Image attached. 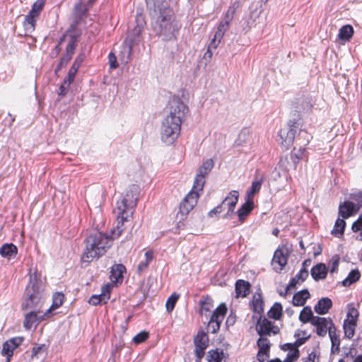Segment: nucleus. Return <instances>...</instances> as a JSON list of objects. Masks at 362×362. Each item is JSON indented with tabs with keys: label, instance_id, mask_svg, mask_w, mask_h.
<instances>
[{
	"label": "nucleus",
	"instance_id": "nucleus-1",
	"mask_svg": "<svg viewBox=\"0 0 362 362\" xmlns=\"http://www.w3.org/2000/svg\"><path fill=\"white\" fill-rule=\"evenodd\" d=\"M113 238L99 231H93L85 240L86 247L81 255V260L90 263L94 259L104 255L112 246Z\"/></svg>",
	"mask_w": 362,
	"mask_h": 362
},
{
	"label": "nucleus",
	"instance_id": "nucleus-2",
	"mask_svg": "<svg viewBox=\"0 0 362 362\" xmlns=\"http://www.w3.org/2000/svg\"><path fill=\"white\" fill-rule=\"evenodd\" d=\"M45 300L44 286L42 281L36 276L30 277V282L24 292V302L22 303V310L24 311L32 310L41 312V308Z\"/></svg>",
	"mask_w": 362,
	"mask_h": 362
},
{
	"label": "nucleus",
	"instance_id": "nucleus-3",
	"mask_svg": "<svg viewBox=\"0 0 362 362\" xmlns=\"http://www.w3.org/2000/svg\"><path fill=\"white\" fill-rule=\"evenodd\" d=\"M151 18L153 30L156 35L165 41L176 38L180 26L174 18L173 10Z\"/></svg>",
	"mask_w": 362,
	"mask_h": 362
},
{
	"label": "nucleus",
	"instance_id": "nucleus-4",
	"mask_svg": "<svg viewBox=\"0 0 362 362\" xmlns=\"http://www.w3.org/2000/svg\"><path fill=\"white\" fill-rule=\"evenodd\" d=\"M303 123V120L299 111L295 110L291 113L287 122V127L280 129L278 134V141L281 142L282 146L286 149H288L293 144L298 132H299V135L305 134L308 137L307 141L308 142L310 136L306 132L300 129Z\"/></svg>",
	"mask_w": 362,
	"mask_h": 362
},
{
	"label": "nucleus",
	"instance_id": "nucleus-5",
	"mask_svg": "<svg viewBox=\"0 0 362 362\" xmlns=\"http://www.w3.org/2000/svg\"><path fill=\"white\" fill-rule=\"evenodd\" d=\"M140 188L136 185H131L126 190L120 201L117 202V207L114 209L115 214H122L127 213L132 215L136 206Z\"/></svg>",
	"mask_w": 362,
	"mask_h": 362
},
{
	"label": "nucleus",
	"instance_id": "nucleus-6",
	"mask_svg": "<svg viewBox=\"0 0 362 362\" xmlns=\"http://www.w3.org/2000/svg\"><path fill=\"white\" fill-rule=\"evenodd\" d=\"M181 124L165 117L160 127V137L163 142L172 144L180 134Z\"/></svg>",
	"mask_w": 362,
	"mask_h": 362
},
{
	"label": "nucleus",
	"instance_id": "nucleus-7",
	"mask_svg": "<svg viewBox=\"0 0 362 362\" xmlns=\"http://www.w3.org/2000/svg\"><path fill=\"white\" fill-rule=\"evenodd\" d=\"M307 160L308 155L305 149L303 147H300L298 149L294 147L289 154L281 158L279 165L282 170L290 171L291 170H296L298 163L300 160Z\"/></svg>",
	"mask_w": 362,
	"mask_h": 362
},
{
	"label": "nucleus",
	"instance_id": "nucleus-8",
	"mask_svg": "<svg viewBox=\"0 0 362 362\" xmlns=\"http://www.w3.org/2000/svg\"><path fill=\"white\" fill-rule=\"evenodd\" d=\"M189 108L179 98H173L169 104V114L167 117L180 124L186 119Z\"/></svg>",
	"mask_w": 362,
	"mask_h": 362
},
{
	"label": "nucleus",
	"instance_id": "nucleus-9",
	"mask_svg": "<svg viewBox=\"0 0 362 362\" xmlns=\"http://www.w3.org/2000/svg\"><path fill=\"white\" fill-rule=\"evenodd\" d=\"M227 307L225 303L219 305L213 312L208 323V329L212 334L216 333L219 329L221 324L227 313Z\"/></svg>",
	"mask_w": 362,
	"mask_h": 362
},
{
	"label": "nucleus",
	"instance_id": "nucleus-10",
	"mask_svg": "<svg viewBox=\"0 0 362 362\" xmlns=\"http://www.w3.org/2000/svg\"><path fill=\"white\" fill-rule=\"evenodd\" d=\"M214 165L212 159H207L203 162L202 165L199 168L197 176L194 182V189L202 192L205 184V175H208Z\"/></svg>",
	"mask_w": 362,
	"mask_h": 362
},
{
	"label": "nucleus",
	"instance_id": "nucleus-11",
	"mask_svg": "<svg viewBox=\"0 0 362 362\" xmlns=\"http://www.w3.org/2000/svg\"><path fill=\"white\" fill-rule=\"evenodd\" d=\"M147 10L151 18L158 17L164 12L172 11L166 0H145Z\"/></svg>",
	"mask_w": 362,
	"mask_h": 362
},
{
	"label": "nucleus",
	"instance_id": "nucleus-12",
	"mask_svg": "<svg viewBox=\"0 0 362 362\" xmlns=\"http://www.w3.org/2000/svg\"><path fill=\"white\" fill-rule=\"evenodd\" d=\"M199 192L201 191L194 189V187H192V190L180 204L179 214L182 216H185L196 206L199 196Z\"/></svg>",
	"mask_w": 362,
	"mask_h": 362
},
{
	"label": "nucleus",
	"instance_id": "nucleus-13",
	"mask_svg": "<svg viewBox=\"0 0 362 362\" xmlns=\"http://www.w3.org/2000/svg\"><path fill=\"white\" fill-rule=\"evenodd\" d=\"M143 30L144 28H142L135 26L132 30L129 31L128 35L123 45L124 53H127V59H130L133 46L139 42V36Z\"/></svg>",
	"mask_w": 362,
	"mask_h": 362
},
{
	"label": "nucleus",
	"instance_id": "nucleus-14",
	"mask_svg": "<svg viewBox=\"0 0 362 362\" xmlns=\"http://www.w3.org/2000/svg\"><path fill=\"white\" fill-rule=\"evenodd\" d=\"M331 322H333L331 318H326L322 317H315L313 318L312 325L316 327V333L319 337H324L326 336L328 331V327Z\"/></svg>",
	"mask_w": 362,
	"mask_h": 362
},
{
	"label": "nucleus",
	"instance_id": "nucleus-15",
	"mask_svg": "<svg viewBox=\"0 0 362 362\" xmlns=\"http://www.w3.org/2000/svg\"><path fill=\"white\" fill-rule=\"evenodd\" d=\"M359 207L356 204L350 201H344L339 205V216L343 218H348L354 214L358 213Z\"/></svg>",
	"mask_w": 362,
	"mask_h": 362
},
{
	"label": "nucleus",
	"instance_id": "nucleus-16",
	"mask_svg": "<svg viewBox=\"0 0 362 362\" xmlns=\"http://www.w3.org/2000/svg\"><path fill=\"white\" fill-rule=\"evenodd\" d=\"M230 197H226L221 203L223 207L226 206H228V211L226 214L224 216V218H226L235 214L234 210L238 201L239 192L236 190H233L230 192Z\"/></svg>",
	"mask_w": 362,
	"mask_h": 362
},
{
	"label": "nucleus",
	"instance_id": "nucleus-17",
	"mask_svg": "<svg viewBox=\"0 0 362 362\" xmlns=\"http://www.w3.org/2000/svg\"><path fill=\"white\" fill-rule=\"evenodd\" d=\"M273 325V322L269 320L267 318H262L260 316L257 320L256 325L257 334L260 337L269 336L271 334V331H272Z\"/></svg>",
	"mask_w": 362,
	"mask_h": 362
},
{
	"label": "nucleus",
	"instance_id": "nucleus-18",
	"mask_svg": "<svg viewBox=\"0 0 362 362\" xmlns=\"http://www.w3.org/2000/svg\"><path fill=\"white\" fill-rule=\"evenodd\" d=\"M29 312L25 314L23 321V327L26 329H30L32 326L37 323L38 324L45 319V315H39L40 311L28 310Z\"/></svg>",
	"mask_w": 362,
	"mask_h": 362
},
{
	"label": "nucleus",
	"instance_id": "nucleus-19",
	"mask_svg": "<svg viewBox=\"0 0 362 362\" xmlns=\"http://www.w3.org/2000/svg\"><path fill=\"white\" fill-rule=\"evenodd\" d=\"M328 332L332 343L331 352L338 354L339 352L340 339L337 334V327L333 322H331L329 326Z\"/></svg>",
	"mask_w": 362,
	"mask_h": 362
},
{
	"label": "nucleus",
	"instance_id": "nucleus-20",
	"mask_svg": "<svg viewBox=\"0 0 362 362\" xmlns=\"http://www.w3.org/2000/svg\"><path fill=\"white\" fill-rule=\"evenodd\" d=\"M327 272L328 269L324 263H317L310 270L311 276L315 281L325 279Z\"/></svg>",
	"mask_w": 362,
	"mask_h": 362
},
{
	"label": "nucleus",
	"instance_id": "nucleus-21",
	"mask_svg": "<svg viewBox=\"0 0 362 362\" xmlns=\"http://www.w3.org/2000/svg\"><path fill=\"white\" fill-rule=\"evenodd\" d=\"M332 307V301L328 297H324L320 299L314 306V310L318 315H322L327 314Z\"/></svg>",
	"mask_w": 362,
	"mask_h": 362
},
{
	"label": "nucleus",
	"instance_id": "nucleus-22",
	"mask_svg": "<svg viewBox=\"0 0 362 362\" xmlns=\"http://www.w3.org/2000/svg\"><path fill=\"white\" fill-rule=\"evenodd\" d=\"M288 255H285L284 251L281 249H278L275 251L273 259H272V264L275 265L278 264L279 266V268L276 267H274V269L276 272H280L284 266L287 264Z\"/></svg>",
	"mask_w": 362,
	"mask_h": 362
},
{
	"label": "nucleus",
	"instance_id": "nucleus-23",
	"mask_svg": "<svg viewBox=\"0 0 362 362\" xmlns=\"http://www.w3.org/2000/svg\"><path fill=\"white\" fill-rule=\"evenodd\" d=\"M264 180V177L257 173L255 175V180L252 182L251 187L247 191L246 198H250L251 200H253V197L255 194L259 192L260 190Z\"/></svg>",
	"mask_w": 362,
	"mask_h": 362
},
{
	"label": "nucleus",
	"instance_id": "nucleus-24",
	"mask_svg": "<svg viewBox=\"0 0 362 362\" xmlns=\"http://www.w3.org/2000/svg\"><path fill=\"white\" fill-rule=\"evenodd\" d=\"M117 217V225L116 228L112 230V234L115 238H118L122 235L124 227V222L129 221V218L132 217V215H128L127 213H123L122 214H115Z\"/></svg>",
	"mask_w": 362,
	"mask_h": 362
},
{
	"label": "nucleus",
	"instance_id": "nucleus-25",
	"mask_svg": "<svg viewBox=\"0 0 362 362\" xmlns=\"http://www.w3.org/2000/svg\"><path fill=\"white\" fill-rule=\"evenodd\" d=\"M254 208V202L250 198H246L245 202L237 211L239 221L243 222Z\"/></svg>",
	"mask_w": 362,
	"mask_h": 362
},
{
	"label": "nucleus",
	"instance_id": "nucleus-26",
	"mask_svg": "<svg viewBox=\"0 0 362 362\" xmlns=\"http://www.w3.org/2000/svg\"><path fill=\"white\" fill-rule=\"evenodd\" d=\"M126 272L125 267L122 264H115L111 268L110 279L114 283L122 282L123 274Z\"/></svg>",
	"mask_w": 362,
	"mask_h": 362
},
{
	"label": "nucleus",
	"instance_id": "nucleus-27",
	"mask_svg": "<svg viewBox=\"0 0 362 362\" xmlns=\"http://www.w3.org/2000/svg\"><path fill=\"white\" fill-rule=\"evenodd\" d=\"M251 285L248 281L243 279H238L235 284V289L236 293V298L246 297L250 292Z\"/></svg>",
	"mask_w": 362,
	"mask_h": 362
},
{
	"label": "nucleus",
	"instance_id": "nucleus-28",
	"mask_svg": "<svg viewBox=\"0 0 362 362\" xmlns=\"http://www.w3.org/2000/svg\"><path fill=\"white\" fill-rule=\"evenodd\" d=\"M18 254V247L13 243H5L0 247L1 257L11 259Z\"/></svg>",
	"mask_w": 362,
	"mask_h": 362
},
{
	"label": "nucleus",
	"instance_id": "nucleus-29",
	"mask_svg": "<svg viewBox=\"0 0 362 362\" xmlns=\"http://www.w3.org/2000/svg\"><path fill=\"white\" fill-rule=\"evenodd\" d=\"M309 273L308 269H301L299 272L293 277L288 284L286 286V290L289 291L291 289L295 288L297 284L300 282H303L308 277Z\"/></svg>",
	"mask_w": 362,
	"mask_h": 362
},
{
	"label": "nucleus",
	"instance_id": "nucleus-30",
	"mask_svg": "<svg viewBox=\"0 0 362 362\" xmlns=\"http://www.w3.org/2000/svg\"><path fill=\"white\" fill-rule=\"evenodd\" d=\"M310 297V294L308 290L306 288L303 289L293 295L292 304L294 306H303Z\"/></svg>",
	"mask_w": 362,
	"mask_h": 362
},
{
	"label": "nucleus",
	"instance_id": "nucleus-31",
	"mask_svg": "<svg viewBox=\"0 0 362 362\" xmlns=\"http://www.w3.org/2000/svg\"><path fill=\"white\" fill-rule=\"evenodd\" d=\"M251 306L255 313L261 315L264 312V300L260 288H259V291L256 292L253 296Z\"/></svg>",
	"mask_w": 362,
	"mask_h": 362
},
{
	"label": "nucleus",
	"instance_id": "nucleus-32",
	"mask_svg": "<svg viewBox=\"0 0 362 362\" xmlns=\"http://www.w3.org/2000/svg\"><path fill=\"white\" fill-rule=\"evenodd\" d=\"M78 35H72L70 37L69 42L66 47L65 52L63 54L62 57H64L68 62H69L75 52L76 48V42L78 41Z\"/></svg>",
	"mask_w": 362,
	"mask_h": 362
},
{
	"label": "nucleus",
	"instance_id": "nucleus-33",
	"mask_svg": "<svg viewBox=\"0 0 362 362\" xmlns=\"http://www.w3.org/2000/svg\"><path fill=\"white\" fill-rule=\"evenodd\" d=\"M78 35H72L70 37L69 42L66 47L65 52L63 54L62 57H64L68 62H69L75 52L76 48V42L78 41Z\"/></svg>",
	"mask_w": 362,
	"mask_h": 362
},
{
	"label": "nucleus",
	"instance_id": "nucleus-34",
	"mask_svg": "<svg viewBox=\"0 0 362 362\" xmlns=\"http://www.w3.org/2000/svg\"><path fill=\"white\" fill-rule=\"evenodd\" d=\"M39 16H35V15L28 13L25 16V20L23 21V26L25 30V35L28 33H32L35 29L36 25V21Z\"/></svg>",
	"mask_w": 362,
	"mask_h": 362
},
{
	"label": "nucleus",
	"instance_id": "nucleus-35",
	"mask_svg": "<svg viewBox=\"0 0 362 362\" xmlns=\"http://www.w3.org/2000/svg\"><path fill=\"white\" fill-rule=\"evenodd\" d=\"M356 322V319H346L344 321L343 328L346 338L351 339L354 336Z\"/></svg>",
	"mask_w": 362,
	"mask_h": 362
},
{
	"label": "nucleus",
	"instance_id": "nucleus-36",
	"mask_svg": "<svg viewBox=\"0 0 362 362\" xmlns=\"http://www.w3.org/2000/svg\"><path fill=\"white\" fill-rule=\"evenodd\" d=\"M354 33V28L351 25H345L339 29L338 37L341 41L349 42L351 39Z\"/></svg>",
	"mask_w": 362,
	"mask_h": 362
},
{
	"label": "nucleus",
	"instance_id": "nucleus-37",
	"mask_svg": "<svg viewBox=\"0 0 362 362\" xmlns=\"http://www.w3.org/2000/svg\"><path fill=\"white\" fill-rule=\"evenodd\" d=\"M194 343L196 348L206 349L209 345V337L204 332H199L194 338Z\"/></svg>",
	"mask_w": 362,
	"mask_h": 362
},
{
	"label": "nucleus",
	"instance_id": "nucleus-38",
	"mask_svg": "<svg viewBox=\"0 0 362 362\" xmlns=\"http://www.w3.org/2000/svg\"><path fill=\"white\" fill-rule=\"evenodd\" d=\"M344 218H338L335 221L334 227L333 230L331 231V234L335 237L341 238L344 235L345 228H346V221L344 220Z\"/></svg>",
	"mask_w": 362,
	"mask_h": 362
},
{
	"label": "nucleus",
	"instance_id": "nucleus-39",
	"mask_svg": "<svg viewBox=\"0 0 362 362\" xmlns=\"http://www.w3.org/2000/svg\"><path fill=\"white\" fill-rule=\"evenodd\" d=\"M315 317L316 316L313 315L311 308L310 306H305L299 315V320L304 324L308 322L312 324L313 318H315Z\"/></svg>",
	"mask_w": 362,
	"mask_h": 362
},
{
	"label": "nucleus",
	"instance_id": "nucleus-40",
	"mask_svg": "<svg viewBox=\"0 0 362 362\" xmlns=\"http://www.w3.org/2000/svg\"><path fill=\"white\" fill-rule=\"evenodd\" d=\"M361 277V273L358 269H352L348 276L341 282L345 287L351 286L352 284L358 281Z\"/></svg>",
	"mask_w": 362,
	"mask_h": 362
},
{
	"label": "nucleus",
	"instance_id": "nucleus-41",
	"mask_svg": "<svg viewBox=\"0 0 362 362\" xmlns=\"http://www.w3.org/2000/svg\"><path fill=\"white\" fill-rule=\"evenodd\" d=\"M259 13L257 10L252 11L250 13L249 17L244 21L242 23L243 30L247 33L250 30L252 26L255 24V18L259 16Z\"/></svg>",
	"mask_w": 362,
	"mask_h": 362
},
{
	"label": "nucleus",
	"instance_id": "nucleus-42",
	"mask_svg": "<svg viewBox=\"0 0 362 362\" xmlns=\"http://www.w3.org/2000/svg\"><path fill=\"white\" fill-rule=\"evenodd\" d=\"M224 357L225 354L223 350L219 351L218 349H216L208 351V362H221Z\"/></svg>",
	"mask_w": 362,
	"mask_h": 362
},
{
	"label": "nucleus",
	"instance_id": "nucleus-43",
	"mask_svg": "<svg viewBox=\"0 0 362 362\" xmlns=\"http://www.w3.org/2000/svg\"><path fill=\"white\" fill-rule=\"evenodd\" d=\"M269 318L278 320L282 315V305L280 303H275L267 313Z\"/></svg>",
	"mask_w": 362,
	"mask_h": 362
},
{
	"label": "nucleus",
	"instance_id": "nucleus-44",
	"mask_svg": "<svg viewBox=\"0 0 362 362\" xmlns=\"http://www.w3.org/2000/svg\"><path fill=\"white\" fill-rule=\"evenodd\" d=\"M257 344L259 349V351L265 352L266 356H269L270 344L268 339L261 337L257 340Z\"/></svg>",
	"mask_w": 362,
	"mask_h": 362
},
{
	"label": "nucleus",
	"instance_id": "nucleus-45",
	"mask_svg": "<svg viewBox=\"0 0 362 362\" xmlns=\"http://www.w3.org/2000/svg\"><path fill=\"white\" fill-rule=\"evenodd\" d=\"M64 300V295L61 292H57L53 295L51 308L55 310L61 307Z\"/></svg>",
	"mask_w": 362,
	"mask_h": 362
},
{
	"label": "nucleus",
	"instance_id": "nucleus-46",
	"mask_svg": "<svg viewBox=\"0 0 362 362\" xmlns=\"http://www.w3.org/2000/svg\"><path fill=\"white\" fill-rule=\"evenodd\" d=\"M14 349H15L8 340L3 344L1 354L2 356L7 357V362L10 361V358L13 356Z\"/></svg>",
	"mask_w": 362,
	"mask_h": 362
},
{
	"label": "nucleus",
	"instance_id": "nucleus-47",
	"mask_svg": "<svg viewBox=\"0 0 362 362\" xmlns=\"http://www.w3.org/2000/svg\"><path fill=\"white\" fill-rule=\"evenodd\" d=\"M179 294H177V293H173L167 300L166 301V303H165V308H166V310L168 312V313H171L175 306V304L179 298Z\"/></svg>",
	"mask_w": 362,
	"mask_h": 362
},
{
	"label": "nucleus",
	"instance_id": "nucleus-48",
	"mask_svg": "<svg viewBox=\"0 0 362 362\" xmlns=\"http://www.w3.org/2000/svg\"><path fill=\"white\" fill-rule=\"evenodd\" d=\"M45 4V0H37L32 6L31 10L29 13L40 16V14L43 9Z\"/></svg>",
	"mask_w": 362,
	"mask_h": 362
},
{
	"label": "nucleus",
	"instance_id": "nucleus-49",
	"mask_svg": "<svg viewBox=\"0 0 362 362\" xmlns=\"http://www.w3.org/2000/svg\"><path fill=\"white\" fill-rule=\"evenodd\" d=\"M229 23L227 22L221 21L218 27V30L215 33V37L218 38V42H220L221 38L224 35V33L227 31L229 28Z\"/></svg>",
	"mask_w": 362,
	"mask_h": 362
},
{
	"label": "nucleus",
	"instance_id": "nucleus-50",
	"mask_svg": "<svg viewBox=\"0 0 362 362\" xmlns=\"http://www.w3.org/2000/svg\"><path fill=\"white\" fill-rule=\"evenodd\" d=\"M201 311L209 312L213 307V300L211 298L206 296L205 299L200 301Z\"/></svg>",
	"mask_w": 362,
	"mask_h": 362
},
{
	"label": "nucleus",
	"instance_id": "nucleus-51",
	"mask_svg": "<svg viewBox=\"0 0 362 362\" xmlns=\"http://www.w3.org/2000/svg\"><path fill=\"white\" fill-rule=\"evenodd\" d=\"M149 337V334L146 331H141L139 333H138L133 338V341L136 344H141L144 341H145Z\"/></svg>",
	"mask_w": 362,
	"mask_h": 362
},
{
	"label": "nucleus",
	"instance_id": "nucleus-52",
	"mask_svg": "<svg viewBox=\"0 0 362 362\" xmlns=\"http://www.w3.org/2000/svg\"><path fill=\"white\" fill-rule=\"evenodd\" d=\"M111 286L110 284H105L102 287L100 296L104 299V303H106L110 298Z\"/></svg>",
	"mask_w": 362,
	"mask_h": 362
},
{
	"label": "nucleus",
	"instance_id": "nucleus-53",
	"mask_svg": "<svg viewBox=\"0 0 362 362\" xmlns=\"http://www.w3.org/2000/svg\"><path fill=\"white\" fill-rule=\"evenodd\" d=\"M300 356V351L295 349L293 352L288 353L283 362H295Z\"/></svg>",
	"mask_w": 362,
	"mask_h": 362
},
{
	"label": "nucleus",
	"instance_id": "nucleus-54",
	"mask_svg": "<svg viewBox=\"0 0 362 362\" xmlns=\"http://www.w3.org/2000/svg\"><path fill=\"white\" fill-rule=\"evenodd\" d=\"M350 199L357 202L356 205L359 207V209L362 207V191L350 194Z\"/></svg>",
	"mask_w": 362,
	"mask_h": 362
},
{
	"label": "nucleus",
	"instance_id": "nucleus-55",
	"mask_svg": "<svg viewBox=\"0 0 362 362\" xmlns=\"http://www.w3.org/2000/svg\"><path fill=\"white\" fill-rule=\"evenodd\" d=\"M85 58H86L85 53L81 52V53L78 54V56L76 57V58L75 59L71 67L78 71L79 67L81 66V64L84 61Z\"/></svg>",
	"mask_w": 362,
	"mask_h": 362
},
{
	"label": "nucleus",
	"instance_id": "nucleus-56",
	"mask_svg": "<svg viewBox=\"0 0 362 362\" xmlns=\"http://www.w3.org/2000/svg\"><path fill=\"white\" fill-rule=\"evenodd\" d=\"M78 71L71 66L68 75L64 79V83H67L68 85H70L74 80L75 76L77 74Z\"/></svg>",
	"mask_w": 362,
	"mask_h": 362
},
{
	"label": "nucleus",
	"instance_id": "nucleus-57",
	"mask_svg": "<svg viewBox=\"0 0 362 362\" xmlns=\"http://www.w3.org/2000/svg\"><path fill=\"white\" fill-rule=\"evenodd\" d=\"M339 263V257L338 255H335L332 257V258L329 261V264L331 265L330 273H334L338 270Z\"/></svg>",
	"mask_w": 362,
	"mask_h": 362
},
{
	"label": "nucleus",
	"instance_id": "nucleus-58",
	"mask_svg": "<svg viewBox=\"0 0 362 362\" xmlns=\"http://www.w3.org/2000/svg\"><path fill=\"white\" fill-rule=\"evenodd\" d=\"M351 230L354 233L359 232L362 230V214L359 216L358 219L353 223Z\"/></svg>",
	"mask_w": 362,
	"mask_h": 362
},
{
	"label": "nucleus",
	"instance_id": "nucleus-59",
	"mask_svg": "<svg viewBox=\"0 0 362 362\" xmlns=\"http://www.w3.org/2000/svg\"><path fill=\"white\" fill-rule=\"evenodd\" d=\"M110 67L112 69H115L118 67L119 64L117 61V57L113 52H110L108 56Z\"/></svg>",
	"mask_w": 362,
	"mask_h": 362
},
{
	"label": "nucleus",
	"instance_id": "nucleus-60",
	"mask_svg": "<svg viewBox=\"0 0 362 362\" xmlns=\"http://www.w3.org/2000/svg\"><path fill=\"white\" fill-rule=\"evenodd\" d=\"M88 303L90 305H98L100 303H104V299H103V298H102L100 294V295H93L90 298V299L88 300Z\"/></svg>",
	"mask_w": 362,
	"mask_h": 362
},
{
	"label": "nucleus",
	"instance_id": "nucleus-61",
	"mask_svg": "<svg viewBox=\"0 0 362 362\" xmlns=\"http://www.w3.org/2000/svg\"><path fill=\"white\" fill-rule=\"evenodd\" d=\"M75 10L79 19H82L83 17H86V9L83 8L80 4L75 6Z\"/></svg>",
	"mask_w": 362,
	"mask_h": 362
},
{
	"label": "nucleus",
	"instance_id": "nucleus-62",
	"mask_svg": "<svg viewBox=\"0 0 362 362\" xmlns=\"http://www.w3.org/2000/svg\"><path fill=\"white\" fill-rule=\"evenodd\" d=\"M310 338V335H308L307 337H303L300 338H298L294 343H293V345L295 349H298L299 346L304 344Z\"/></svg>",
	"mask_w": 362,
	"mask_h": 362
},
{
	"label": "nucleus",
	"instance_id": "nucleus-63",
	"mask_svg": "<svg viewBox=\"0 0 362 362\" xmlns=\"http://www.w3.org/2000/svg\"><path fill=\"white\" fill-rule=\"evenodd\" d=\"M206 349L202 347L196 348L194 349V354L197 356L196 362H200L201 359L204 357Z\"/></svg>",
	"mask_w": 362,
	"mask_h": 362
},
{
	"label": "nucleus",
	"instance_id": "nucleus-64",
	"mask_svg": "<svg viewBox=\"0 0 362 362\" xmlns=\"http://www.w3.org/2000/svg\"><path fill=\"white\" fill-rule=\"evenodd\" d=\"M69 88V85L67 83H64V81H63L62 85L59 88L58 94L59 96L64 97L66 95L68 90Z\"/></svg>",
	"mask_w": 362,
	"mask_h": 362
}]
</instances>
